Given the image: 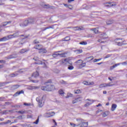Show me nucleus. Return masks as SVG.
Instances as JSON below:
<instances>
[{
    "instance_id": "obj_1",
    "label": "nucleus",
    "mask_w": 127,
    "mask_h": 127,
    "mask_svg": "<svg viewBox=\"0 0 127 127\" xmlns=\"http://www.w3.org/2000/svg\"><path fill=\"white\" fill-rule=\"evenodd\" d=\"M52 83V81L51 79L47 80L44 83V85H46L47 86H42L41 88V90L43 91H48V92H51V91H53V90L55 89V86L51 84Z\"/></svg>"
},
{
    "instance_id": "obj_2",
    "label": "nucleus",
    "mask_w": 127,
    "mask_h": 127,
    "mask_svg": "<svg viewBox=\"0 0 127 127\" xmlns=\"http://www.w3.org/2000/svg\"><path fill=\"white\" fill-rule=\"evenodd\" d=\"M76 121L77 123H78L77 125H76V124L74 123H70V125L71 127H88V122L85 123L84 120L82 119H77Z\"/></svg>"
},
{
    "instance_id": "obj_3",
    "label": "nucleus",
    "mask_w": 127,
    "mask_h": 127,
    "mask_svg": "<svg viewBox=\"0 0 127 127\" xmlns=\"http://www.w3.org/2000/svg\"><path fill=\"white\" fill-rule=\"evenodd\" d=\"M18 31H16L13 34L9 35L7 36L4 37L0 39V41H6V40H9V39H12V38H15V37H18Z\"/></svg>"
},
{
    "instance_id": "obj_4",
    "label": "nucleus",
    "mask_w": 127,
    "mask_h": 127,
    "mask_svg": "<svg viewBox=\"0 0 127 127\" xmlns=\"http://www.w3.org/2000/svg\"><path fill=\"white\" fill-rule=\"evenodd\" d=\"M75 65L78 69H82L84 67H86V63H83L82 60H79L75 62Z\"/></svg>"
},
{
    "instance_id": "obj_5",
    "label": "nucleus",
    "mask_w": 127,
    "mask_h": 127,
    "mask_svg": "<svg viewBox=\"0 0 127 127\" xmlns=\"http://www.w3.org/2000/svg\"><path fill=\"white\" fill-rule=\"evenodd\" d=\"M43 98H44V95L36 98V100L37 102H38L39 108H42L43 107V105H44V101H43Z\"/></svg>"
},
{
    "instance_id": "obj_6",
    "label": "nucleus",
    "mask_w": 127,
    "mask_h": 127,
    "mask_svg": "<svg viewBox=\"0 0 127 127\" xmlns=\"http://www.w3.org/2000/svg\"><path fill=\"white\" fill-rule=\"evenodd\" d=\"M25 71V70L22 69L19 70L18 71L14 73H11L9 74V76L10 77H16V76H17V75H18V73H17L18 72L19 73H23V72H24Z\"/></svg>"
},
{
    "instance_id": "obj_7",
    "label": "nucleus",
    "mask_w": 127,
    "mask_h": 127,
    "mask_svg": "<svg viewBox=\"0 0 127 127\" xmlns=\"http://www.w3.org/2000/svg\"><path fill=\"white\" fill-rule=\"evenodd\" d=\"M115 42L118 44L119 46H122L124 44V41H123L122 39H115Z\"/></svg>"
},
{
    "instance_id": "obj_8",
    "label": "nucleus",
    "mask_w": 127,
    "mask_h": 127,
    "mask_svg": "<svg viewBox=\"0 0 127 127\" xmlns=\"http://www.w3.org/2000/svg\"><path fill=\"white\" fill-rule=\"evenodd\" d=\"M104 4L105 6H115L117 5V3L116 2H105Z\"/></svg>"
},
{
    "instance_id": "obj_9",
    "label": "nucleus",
    "mask_w": 127,
    "mask_h": 127,
    "mask_svg": "<svg viewBox=\"0 0 127 127\" xmlns=\"http://www.w3.org/2000/svg\"><path fill=\"white\" fill-rule=\"evenodd\" d=\"M28 21L29 24H33L36 22V19L34 18H29L28 19Z\"/></svg>"
},
{
    "instance_id": "obj_10",
    "label": "nucleus",
    "mask_w": 127,
    "mask_h": 127,
    "mask_svg": "<svg viewBox=\"0 0 127 127\" xmlns=\"http://www.w3.org/2000/svg\"><path fill=\"white\" fill-rule=\"evenodd\" d=\"M87 101H89V102H87L86 104H85V107H89V106H91V105H92V104L95 102V100L89 99H87Z\"/></svg>"
},
{
    "instance_id": "obj_11",
    "label": "nucleus",
    "mask_w": 127,
    "mask_h": 127,
    "mask_svg": "<svg viewBox=\"0 0 127 127\" xmlns=\"http://www.w3.org/2000/svg\"><path fill=\"white\" fill-rule=\"evenodd\" d=\"M28 24H29L28 20H26L22 23L20 24V25L22 27H24L25 26H27V25H28Z\"/></svg>"
},
{
    "instance_id": "obj_12",
    "label": "nucleus",
    "mask_w": 127,
    "mask_h": 127,
    "mask_svg": "<svg viewBox=\"0 0 127 127\" xmlns=\"http://www.w3.org/2000/svg\"><path fill=\"white\" fill-rule=\"evenodd\" d=\"M83 84H84V85H86V86H92L94 85L95 83L93 81L92 82L83 81Z\"/></svg>"
},
{
    "instance_id": "obj_13",
    "label": "nucleus",
    "mask_w": 127,
    "mask_h": 127,
    "mask_svg": "<svg viewBox=\"0 0 127 127\" xmlns=\"http://www.w3.org/2000/svg\"><path fill=\"white\" fill-rule=\"evenodd\" d=\"M10 23H11V21L4 22L1 24L0 27H2V26H6V25H8V24H10Z\"/></svg>"
},
{
    "instance_id": "obj_14",
    "label": "nucleus",
    "mask_w": 127,
    "mask_h": 127,
    "mask_svg": "<svg viewBox=\"0 0 127 127\" xmlns=\"http://www.w3.org/2000/svg\"><path fill=\"white\" fill-rule=\"evenodd\" d=\"M33 59H34V60H35V61H37L35 63V64H37L38 65H40L41 64H42V62L38 60V58H36V57H35V58H33Z\"/></svg>"
},
{
    "instance_id": "obj_15",
    "label": "nucleus",
    "mask_w": 127,
    "mask_h": 127,
    "mask_svg": "<svg viewBox=\"0 0 127 127\" xmlns=\"http://www.w3.org/2000/svg\"><path fill=\"white\" fill-rule=\"evenodd\" d=\"M28 51H29V49H23L19 51V53H20V54H23V53H25L26 52H28Z\"/></svg>"
},
{
    "instance_id": "obj_16",
    "label": "nucleus",
    "mask_w": 127,
    "mask_h": 127,
    "mask_svg": "<svg viewBox=\"0 0 127 127\" xmlns=\"http://www.w3.org/2000/svg\"><path fill=\"white\" fill-rule=\"evenodd\" d=\"M46 115H48L49 116H47V118H50V117H53L55 115V112H50L46 113Z\"/></svg>"
},
{
    "instance_id": "obj_17",
    "label": "nucleus",
    "mask_w": 127,
    "mask_h": 127,
    "mask_svg": "<svg viewBox=\"0 0 127 127\" xmlns=\"http://www.w3.org/2000/svg\"><path fill=\"white\" fill-rule=\"evenodd\" d=\"M47 50L45 49L41 48L39 50V53H41V54H44V53H47Z\"/></svg>"
},
{
    "instance_id": "obj_18",
    "label": "nucleus",
    "mask_w": 127,
    "mask_h": 127,
    "mask_svg": "<svg viewBox=\"0 0 127 127\" xmlns=\"http://www.w3.org/2000/svg\"><path fill=\"white\" fill-rule=\"evenodd\" d=\"M60 52H61L58 51V52H55V53L53 54V55H52L53 57L54 58H56V57H58V56H59V53H60Z\"/></svg>"
},
{
    "instance_id": "obj_19",
    "label": "nucleus",
    "mask_w": 127,
    "mask_h": 127,
    "mask_svg": "<svg viewBox=\"0 0 127 127\" xmlns=\"http://www.w3.org/2000/svg\"><path fill=\"white\" fill-rule=\"evenodd\" d=\"M20 87L19 85H15L11 86V90H16V89H18Z\"/></svg>"
},
{
    "instance_id": "obj_20",
    "label": "nucleus",
    "mask_w": 127,
    "mask_h": 127,
    "mask_svg": "<svg viewBox=\"0 0 127 127\" xmlns=\"http://www.w3.org/2000/svg\"><path fill=\"white\" fill-rule=\"evenodd\" d=\"M38 76H39V73L38 71L34 72L32 75V77H34V78H37Z\"/></svg>"
},
{
    "instance_id": "obj_21",
    "label": "nucleus",
    "mask_w": 127,
    "mask_h": 127,
    "mask_svg": "<svg viewBox=\"0 0 127 127\" xmlns=\"http://www.w3.org/2000/svg\"><path fill=\"white\" fill-rule=\"evenodd\" d=\"M43 46L42 45H37L34 47L35 49H38L39 50L40 49H41V48H43Z\"/></svg>"
},
{
    "instance_id": "obj_22",
    "label": "nucleus",
    "mask_w": 127,
    "mask_h": 127,
    "mask_svg": "<svg viewBox=\"0 0 127 127\" xmlns=\"http://www.w3.org/2000/svg\"><path fill=\"white\" fill-rule=\"evenodd\" d=\"M42 65H43V67L45 68V69H47L49 68L48 63L47 62L43 63V64H42Z\"/></svg>"
},
{
    "instance_id": "obj_23",
    "label": "nucleus",
    "mask_w": 127,
    "mask_h": 127,
    "mask_svg": "<svg viewBox=\"0 0 127 127\" xmlns=\"http://www.w3.org/2000/svg\"><path fill=\"white\" fill-rule=\"evenodd\" d=\"M117 104H113L112 105V107H111V111H112V112H114V111H115L116 110V109H117Z\"/></svg>"
},
{
    "instance_id": "obj_24",
    "label": "nucleus",
    "mask_w": 127,
    "mask_h": 127,
    "mask_svg": "<svg viewBox=\"0 0 127 127\" xmlns=\"http://www.w3.org/2000/svg\"><path fill=\"white\" fill-rule=\"evenodd\" d=\"M81 98L79 97V98H77L73 100L72 101V104H76V103H78V102H79V101H80Z\"/></svg>"
},
{
    "instance_id": "obj_25",
    "label": "nucleus",
    "mask_w": 127,
    "mask_h": 127,
    "mask_svg": "<svg viewBox=\"0 0 127 127\" xmlns=\"http://www.w3.org/2000/svg\"><path fill=\"white\" fill-rule=\"evenodd\" d=\"M23 93H24L23 90H21V91H17V92L15 93L14 96H18L19 95H20V94H23Z\"/></svg>"
},
{
    "instance_id": "obj_26",
    "label": "nucleus",
    "mask_w": 127,
    "mask_h": 127,
    "mask_svg": "<svg viewBox=\"0 0 127 127\" xmlns=\"http://www.w3.org/2000/svg\"><path fill=\"white\" fill-rule=\"evenodd\" d=\"M109 114H110V112L109 111H106L103 113V118H106V117L109 116Z\"/></svg>"
},
{
    "instance_id": "obj_27",
    "label": "nucleus",
    "mask_w": 127,
    "mask_h": 127,
    "mask_svg": "<svg viewBox=\"0 0 127 127\" xmlns=\"http://www.w3.org/2000/svg\"><path fill=\"white\" fill-rule=\"evenodd\" d=\"M98 28L91 29L90 30L94 31V33H99V30Z\"/></svg>"
},
{
    "instance_id": "obj_28",
    "label": "nucleus",
    "mask_w": 127,
    "mask_h": 127,
    "mask_svg": "<svg viewBox=\"0 0 127 127\" xmlns=\"http://www.w3.org/2000/svg\"><path fill=\"white\" fill-rule=\"evenodd\" d=\"M66 54H67V53H61V54L59 53V56H60V57H66Z\"/></svg>"
},
{
    "instance_id": "obj_29",
    "label": "nucleus",
    "mask_w": 127,
    "mask_h": 127,
    "mask_svg": "<svg viewBox=\"0 0 127 127\" xmlns=\"http://www.w3.org/2000/svg\"><path fill=\"white\" fill-rule=\"evenodd\" d=\"M106 23L108 25L112 24L114 23V21L113 20H108L106 21Z\"/></svg>"
},
{
    "instance_id": "obj_30",
    "label": "nucleus",
    "mask_w": 127,
    "mask_h": 127,
    "mask_svg": "<svg viewBox=\"0 0 127 127\" xmlns=\"http://www.w3.org/2000/svg\"><path fill=\"white\" fill-rule=\"evenodd\" d=\"M73 28L74 30H83V27H75Z\"/></svg>"
},
{
    "instance_id": "obj_31",
    "label": "nucleus",
    "mask_w": 127,
    "mask_h": 127,
    "mask_svg": "<svg viewBox=\"0 0 127 127\" xmlns=\"http://www.w3.org/2000/svg\"><path fill=\"white\" fill-rule=\"evenodd\" d=\"M59 93L60 94V95H61V96H64V91H63V90L61 89L59 90Z\"/></svg>"
},
{
    "instance_id": "obj_32",
    "label": "nucleus",
    "mask_w": 127,
    "mask_h": 127,
    "mask_svg": "<svg viewBox=\"0 0 127 127\" xmlns=\"http://www.w3.org/2000/svg\"><path fill=\"white\" fill-rule=\"evenodd\" d=\"M70 40V37L67 36L63 39V41H69Z\"/></svg>"
},
{
    "instance_id": "obj_33",
    "label": "nucleus",
    "mask_w": 127,
    "mask_h": 127,
    "mask_svg": "<svg viewBox=\"0 0 127 127\" xmlns=\"http://www.w3.org/2000/svg\"><path fill=\"white\" fill-rule=\"evenodd\" d=\"M61 64H64V63H65V62H66V63H68V60H67V59H65L64 60H62L61 61Z\"/></svg>"
},
{
    "instance_id": "obj_34",
    "label": "nucleus",
    "mask_w": 127,
    "mask_h": 127,
    "mask_svg": "<svg viewBox=\"0 0 127 127\" xmlns=\"http://www.w3.org/2000/svg\"><path fill=\"white\" fill-rule=\"evenodd\" d=\"M73 95L71 93H67L66 96H65L66 99H68V98H70V97H72Z\"/></svg>"
},
{
    "instance_id": "obj_35",
    "label": "nucleus",
    "mask_w": 127,
    "mask_h": 127,
    "mask_svg": "<svg viewBox=\"0 0 127 127\" xmlns=\"http://www.w3.org/2000/svg\"><path fill=\"white\" fill-rule=\"evenodd\" d=\"M43 7H45V8H49L50 5L49 4H44L43 5Z\"/></svg>"
},
{
    "instance_id": "obj_36",
    "label": "nucleus",
    "mask_w": 127,
    "mask_h": 127,
    "mask_svg": "<svg viewBox=\"0 0 127 127\" xmlns=\"http://www.w3.org/2000/svg\"><path fill=\"white\" fill-rule=\"evenodd\" d=\"M77 54H80L83 52V51L82 50H78L75 51Z\"/></svg>"
},
{
    "instance_id": "obj_37",
    "label": "nucleus",
    "mask_w": 127,
    "mask_h": 127,
    "mask_svg": "<svg viewBox=\"0 0 127 127\" xmlns=\"http://www.w3.org/2000/svg\"><path fill=\"white\" fill-rule=\"evenodd\" d=\"M60 83L61 84H64V85H66V84H67V82H66V81H64V80H62L60 81Z\"/></svg>"
},
{
    "instance_id": "obj_38",
    "label": "nucleus",
    "mask_w": 127,
    "mask_h": 127,
    "mask_svg": "<svg viewBox=\"0 0 127 127\" xmlns=\"http://www.w3.org/2000/svg\"><path fill=\"white\" fill-rule=\"evenodd\" d=\"M12 58H16V56H14V55H13L8 57L9 59H11Z\"/></svg>"
},
{
    "instance_id": "obj_39",
    "label": "nucleus",
    "mask_w": 127,
    "mask_h": 127,
    "mask_svg": "<svg viewBox=\"0 0 127 127\" xmlns=\"http://www.w3.org/2000/svg\"><path fill=\"white\" fill-rule=\"evenodd\" d=\"M25 113V111H18V114H21L22 115H23V114Z\"/></svg>"
},
{
    "instance_id": "obj_40",
    "label": "nucleus",
    "mask_w": 127,
    "mask_h": 127,
    "mask_svg": "<svg viewBox=\"0 0 127 127\" xmlns=\"http://www.w3.org/2000/svg\"><path fill=\"white\" fill-rule=\"evenodd\" d=\"M79 44H80L81 45H87V42H81L79 43Z\"/></svg>"
},
{
    "instance_id": "obj_41",
    "label": "nucleus",
    "mask_w": 127,
    "mask_h": 127,
    "mask_svg": "<svg viewBox=\"0 0 127 127\" xmlns=\"http://www.w3.org/2000/svg\"><path fill=\"white\" fill-rule=\"evenodd\" d=\"M11 122L10 121V120H8L7 122H3V125H7V124H10V123H11Z\"/></svg>"
},
{
    "instance_id": "obj_42",
    "label": "nucleus",
    "mask_w": 127,
    "mask_h": 127,
    "mask_svg": "<svg viewBox=\"0 0 127 127\" xmlns=\"http://www.w3.org/2000/svg\"><path fill=\"white\" fill-rule=\"evenodd\" d=\"M81 93V91L80 90H76L74 91V93L75 94H80Z\"/></svg>"
},
{
    "instance_id": "obj_43",
    "label": "nucleus",
    "mask_w": 127,
    "mask_h": 127,
    "mask_svg": "<svg viewBox=\"0 0 127 127\" xmlns=\"http://www.w3.org/2000/svg\"><path fill=\"white\" fill-rule=\"evenodd\" d=\"M39 122V118H38L36 122H34V124H35L36 125H38V123Z\"/></svg>"
},
{
    "instance_id": "obj_44",
    "label": "nucleus",
    "mask_w": 127,
    "mask_h": 127,
    "mask_svg": "<svg viewBox=\"0 0 127 127\" xmlns=\"http://www.w3.org/2000/svg\"><path fill=\"white\" fill-rule=\"evenodd\" d=\"M68 69L69 70H73V69H74V66H69L68 67Z\"/></svg>"
},
{
    "instance_id": "obj_45",
    "label": "nucleus",
    "mask_w": 127,
    "mask_h": 127,
    "mask_svg": "<svg viewBox=\"0 0 127 127\" xmlns=\"http://www.w3.org/2000/svg\"><path fill=\"white\" fill-rule=\"evenodd\" d=\"M100 60H102V59H94L93 61V62H97V61H100Z\"/></svg>"
},
{
    "instance_id": "obj_46",
    "label": "nucleus",
    "mask_w": 127,
    "mask_h": 127,
    "mask_svg": "<svg viewBox=\"0 0 127 127\" xmlns=\"http://www.w3.org/2000/svg\"><path fill=\"white\" fill-rule=\"evenodd\" d=\"M8 112H11V111L5 110V111H3V114H7L8 113Z\"/></svg>"
},
{
    "instance_id": "obj_47",
    "label": "nucleus",
    "mask_w": 127,
    "mask_h": 127,
    "mask_svg": "<svg viewBox=\"0 0 127 127\" xmlns=\"http://www.w3.org/2000/svg\"><path fill=\"white\" fill-rule=\"evenodd\" d=\"M127 61L121 63V65H123L124 66H125V65H127Z\"/></svg>"
},
{
    "instance_id": "obj_48",
    "label": "nucleus",
    "mask_w": 127,
    "mask_h": 127,
    "mask_svg": "<svg viewBox=\"0 0 127 127\" xmlns=\"http://www.w3.org/2000/svg\"><path fill=\"white\" fill-rule=\"evenodd\" d=\"M116 65L115 64V65H113V66H111V67H110V70H113V69H114V68H116Z\"/></svg>"
},
{
    "instance_id": "obj_49",
    "label": "nucleus",
    "mask_w": 127,
    "mask_h": 127,
    "mask_svg": "<svg viewBox=\"0 0 127 127\" xmlns=\"http://www.w3.org/2000/svg\"><path fill=\"white\" fill-rule=\"evenodd\" d=\"M54 72L57 74V73H59L60 71L58 69H54Z\"/></svg>"
},
{
    "instance_id": "obj_50",
    "label": "nucleus",
    "mask_w": 127,
    "mask_h": 127,
    "mask_svg": "<svg viewBox=\"0 0 127 127\" xmlns=\"http://www.w3.org/2000/svg\"><path fill=\"white\" fill-rule=\"evenodd\" d=\"M31 89H39V86H32Z\"/></svg>"
},
{
    "instance_id": "obj_51",
    "label": "nucleus",
    "mask_w": 127,
    "mask_h": 127,
    "mask_svg": "<svg viewBox=\"0 0 127 127\" xmlns=\"http://www.w3.org/2000/svg\"><path fill=\"white\" fill-rule=\"evenodd\" d=\"M91 59V60H93V59H94V57L90 56V57H87L86 58V59Z\"/></svg>"
},
{
    "instance_id": "obj_52",
    "label": "nucleus",
    "mask_w": 127,
    "mask_h": 127,
    "mask_svg": "<svg viewBox=\"0 0 127 127\" xmlns=\"http://www.w3.org/2000/svg\"><path fill=\"white\" fill-rule=\"evenodd\" d=\"M34 43L35 44H37L39 43V42L37 40H35L34 41Z\"/></svg>"
},
{
    "instance_id": "obj_53",
    "label": "nucleus",
    "mask_w": 127,
    "mask_h": 127,
    "mask_svg": "<svg viewBox=\"0 0 127 127\" xmlns=\"http://www.w3.org/2000/svg\"><path fill=\"white\" fill-rule=\"evenodd\" d=\"M109 57H111V55H108L105 57H104V59H107V58H109Z\"/></svg>"
},
{
    "instance_id": "obj_54",
    "label": "nucleus",
    "mask_w": 127,
    "mask_h": 127,
    "mask_svg": "<svg viewBox=\"0 0 127 127\" xmlns=\"http://www.w3.org/2000/svg\"><path fill=\"white\" fill-rule=\"evenodd\" d=\"M24 106H31V104L30 103H24Z\"/></svg>"
},
{
    "instance_id": "obj_55",
    "label": "nucleus",
    "mask_w": 127,
    "mask_h": 127,
    "mask_svg": "<svg viewBox=\"0 0 127 127\" xmlns=\"http://www.w3.org/2000/svg\"><path fill=\"white\" fill-rule=\"evenodd\" d=\"M110 83H106V87H109L111 86H114V84H110Z\"/></svg>"
},
{
    "instance_id": "obj_56",
    "label": "nucleus",
    "mask_w": 127,
    "mask_h": 127,
    "mask_svg": "<svg viewBox=\"0 0 127 127\" xmlns=\"http://www.w3.org/2000/svg\"><path fill=\"white\" fill-rule=\"evenodd\" d=\"M27 119H31V118H32V116L27 115Z\"/></svg>"
},
{
    "instance_id": "obj_57",
    "label": "nucleus",
    "mask_w": 127,
    "mask_h": 127,
    "mask_svg": "<svg viewBox=\"0 0 127 127\" xmlns=\"http://www.w3.org/2000/svg\"><path fill=\"white\" fill-rule=\"evenodd\" d=\"M119 65H122V63L115 64V66L116 67H117V66H119Z\"/></svg>"
},
{
    "instance_id": "obj_58",
    "label": "nucleus",
    "mask_w": 127,
    "mask_h": 127,
    "mask_svg": "<svg viewBox=\"0 0 127 127\" xmlns=\"http://www.w3.org/2000/svg\"><path fill=\"white\" fill-rule=\"evenodd\" d=\"M0 63H5V61H3V60H0Z\"/></svg>"
},
{
    "instance_id": "obj_59",
    "label": "nucleus",
    "mask_w": 127,
    "mask_h": 127,
    "mask_svg": "<svg viewBox=\"0 0 127 127\" xmlns=\"http://www.w3.org/2000/svg\"><path fill=\"white\" fill-rule=\"evenodd\" d=\"M33 83H38V80H31Z\"/></svg>"
},
{
    "instance_id": "obj_60",
    "label": "nucleus",
    "mask_w": 127,
    "mask_h": 127,
    "mask_svg": "<svg viewBox=\"0 0 127 127\" xmlns=\"http://www.w3.org/2000/svg\"><path fill=\"white\" fill-rule=\"evenodd\" d=\"M99 88H104L103 84H100L99 85Z\"/></svg>"
},
{
    "instance_id": "obj_61",
    "label": "nucleus",
    "mask_w": 127,
    "mask_h": 127,
    "mask_svg": "<svg viewBox=\"0 0 127 127\" xmlns=\"http://www.w3.org/2000/svg\"><path fill=\"white\" fill-rule=\"evenodd\" d=\"M3 100H4V97H0V101H3Z\"/></svg>"
},
{
    "instance_id": "obj_62",
    "label": "nucleus",
    "mask_w": 127,
    "mask_h": 127,
    "mask_svg": "<svg viewBox=\"0 0 127 127\" xmlns=\"http://www.w3.org/2000/svg\"><path fill=\"white\" fill-rule=\"evenodd\" d=\"M101 106H102V104H99L98 105H96V107L98 108V107H101Z\"/></svg>"
},
{
    "instance_id": "obj_63",
    "label": "nucleus",
    "mask_w": 127,
    "mask_h": 127,
    "mask_svg": "<svg viewBox=\"0 0 127 127\" xmlns=\"http://www.w3.org/2000/svg\"><path fill=\"white\" fill-rule=\"evenodd\" d=\"M22 117H23V116H19L18 117V119H22Z\"/></svg>"
},
{
    "instance_id": "obj_64",
    "label": "nucleus",
    "mask_w": 127,
    "mask_h": 127,
    "mask_svg": "<svg viewBox=\"0 0 127 127\" xmlns=\"http://www.w3.org/2000/svg\"><path fill=\"white\" fill-rule=\"evenodd\" d=\"M0 4H3V2H2V0H0Z\"/></svg>"
}]
</instances>
